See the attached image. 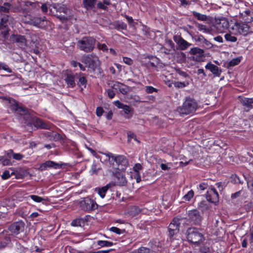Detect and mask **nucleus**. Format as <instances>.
I'll list each match as a JSON object with an SVG mask.
<instances>
[{"instance_id": "obj_42", "label": "nucleus", "mask_w": 253, "mask_h": 253, "mask_svg": "<svg viewBox=\"0 0 253 253\" xmlns=\"http://www.w3.org/2000/svg\"><path fill=\"white\" fill-rule=\"evenodd\" d=\"M0 69L3 70L7 73H12L11 69L5 64L0 63Z\"/></svg>"}, {"instance_id": "obj_9", "label": "nucleus", "mask_w": 253, "mask_h": 253, "mask_svg": "<svg viewBox=\"0 0 253 253\" xmlns=\"http://www.w3.org/2000/svg\"><path fill=\"white\" fill-rule=\"evenodd\" d=\"M25 223L20 221L15 222L11 224L9 227V230L11 235L16 236L19 233L23 232L24 230Z\"/></svg>"}, {"instance_id": "obj_3", "label": "nucleus", "mask_w": 253, "mask_h": 253, "mask_svg": "<svg viewBox=\"0 0 253 253\" xmlns=\"http://www.w3.org/2000/svg\"><path fill=\"white\" fill-rule=\"evenodd\" d=\"M113 162L112 169L120 170H124L128 165V162L126 157L123 155H119L116 157H112L111 160Z\"/></svg>"}, {"instance_id": "obj_46", "label": "nucleus", "mask_w": 253, "mask_h": 253, "mask_svg": "<svg viewBox=\"0 0 253 253\" xmlns=\"http://www.w3.org/2000/svg\"><path fill=\"white\" fill-rule=\"evenodd\" d=\"M157 89L153 87L152 86H146L145 91L147 93H152L154 92H157Z\"/></svg>"}, {"instance_id": "obj_11", "label": "nucleus", "mask_w": 253, "mask_h": 253, "mask_svg": "<svg viewBox=\"0 0 253 253\" xmlns=\"http://www.w3.org/2000/svg\"><path fill=\"white\" fill-rule=\"evenodd\" d=\"M114 180V183H112L113 186H125L127 183L126 179L124 173L122 172H116L115 173Z\"/></svg>"}, {"instance_id": "obj_55", "label": "nucleus", "mask_w": 253, "mask_h": 253, "mask_svg": "<svg viewBox=\"0 0 253 253\" xmlns=\"http://www.w3.org/2000/svg\"><path fill=\"white\" fill-rule=\"evenodd\" d=\"M10 177V174L9 171L8 170H5L2 174L1 175V177L3 179H7Z\"/></svg>"}, {"instance_id": "obj_7", "label": "nucleus", "mask_w": 253, "mask_h": 253, "mask_svg": "<svg viewBox=\"0 0 253 253\" xmlns=\"http://www.w3.org/2000/svg\"><path fill=\"white\" fill-rule=\"evenodd\" d=\"M249 27L248 25L244 23H235L232 27V32L230 31V33L234 35H243L246 36L249 32Z\"/></svg>"}, {"instance_id": "obj_21", "label": "nucleus", "mask_w": 253, "mask_h": 253, "mask_svg": "<svg viewBox=\"0 0 253 253\" xmlns=\"http://www.w3.org/2000/svg\"><path fill=\"white\" fill-rule=\"evenodd\" d=\"M240 101L242 105L245 107L246 111H249L253 108V99L239 97Z\"/></svg>"}, {"instance_id": "obj_33", "label": "nucleus", "mask_w": 253, "mask_h": 253, "mask_svg": "<svg viewBox=\"0 0 253 253\" xmlns=\"http://www.w3.org/2000/svg\"><path fill=\"white\" fill-rule=\"evenodd\" d=\"M140 212V209L138 207L134 206L129 209L128 214L129 216L134 217L137 215Z\"/></svg>"}, {"instance_id": "obj_30", "label": "nucleus", "mask_w": 253, "mask_h": 253, "mask_svg": "<svg viewBox=\"0 0 253 253\" xmlns=\"http://www.w3.org/2000/svg\"><path fill=\"white\" fill-rule=\"evenodd\" d=\"M28 198H31L34 202L36 203H42L43 204H45L46 202L47 201V199L43 198L41 197H40L38 195H31Z\"/></svg>"}, {"instance_id": "obj_27", "label": "nucleus", "mask_w": 253, "mask_h": 253, "mask_svg": "<svg viewBox=\"0 0 253 253\" xmlns=\"http://www.w3.org/2000/svg\"><path fill=\"white\" fill-rule=\"evenodd\" d=\"M51 6V10L52 8H53L56 12H63L66 14H67L69 11V10L64 5H61L59 4H53Z\"/></svg>"}, {"instance_id": "obj_44", "label": "nucleus", "mask_w": 253, "mask_h": 253, "mask_svg": "<svg viewBox=\"0 0 253 253\" xmlns=\"http://www.w3.org/2000/svg\"><path fill=\"white\" fill-rule=\"evenodd\" d=\"M197 27H198V29H199V30H200L201 31H203L205 33L210 32V30L205 25L198 24L197 25Z\"/></svg>"}, {"instance_id": "obj_40", "label": "nucleus", "mask_w": 253, "mask_h": 253, "mask_svg": "<svg viewBox=\"0 0 253 253\" xmlns=\"http://www.w3.org/2000/svg\"><path fill=\"white\" fill-rule=\"evenodd\" d=\"M194 196V192L193 190H190L186 194H185L183 199L187 201H189Z\"/></svg>"}, {"instance_id": "obj_10", "label": "nucleus", "mask_w": 253, "mask_h": 253, "mask_svg": "<svg viewBox=\"0 0 253 253\" xmlns=\"http://www.w3.org/2000/svg\"><path fill=\"white\" fill-rule=\"evenodd\" d=\"M84 61L88 67L94 70L99 65V60L97 56L90 55L84 58Z\"/></svg>"}, {"instance_id": "obj_29", "label": "nucleus", "mask_w": 253, "mask_h": 253, "mask_svg": "<svg viewBox=\"0 0 253 253\" xmlns=\"http://www.w3.org/2000/svg\"><path fill=\"white\" fill-rule=\"evenodd\" d=\"M96 3V0H83L84 7L87 9H92Z\"/></svg>"}, {"instance_id": "obj_57", "label": "nucleus", "mask_w": 253, "mask_h": 253, "mask_svg": "<svg viewBox=\"0 0 253 253\" xmlns=\"http://www.w3.org/2000/svg\"><path fill=\"white\" fill-rule=\"evenodd\" d=\"M176 73L180 76L183 77L185 78L188 77V75L184 71H182L179 69L176 70Z\"/></svg>"}, {"instance_id": "obj_41", "label": "nucleus", "mask_w": 253, "mask_h": 253, "mask_svg": "<svg viewBox=\"0 0 253 253\" xmlns=\"http://www.w3.org/2000/svg\"><path fill=\"white\" fill-rule=\"evenodd\" d=\"M83 222V220L81 219H76L72 222L71 225L73 226H81Z\"/></svg>"}, {"instance_id": "obj_36", "label": "nucleus", "mask_w": 253, "mask_h": 253, "mask_svg": "<svg viewBox=\"0 0 253 253\" xmlns=\"http://www.w3.org/2000/svg\"><path fill=\"white\" fill-rule=\"evenodd\" d=\"M3 241H0V249L5 247L8 243H9L10 240L9 237L3 236Z\"/></svg>"}, {"instance_id": "obj_18", "label": "nucleus", "mask_w": 253, "mask_h": 253, "mask_svg": "<svg viewBox=\"0 0 253 253\" xmlns=\"http://www.w3.org/2000/svg\"><path fill=\"white\" fill-rule=\"evenodd\" d=\"M194 40L196 42H199L200 44L205 48H210L212 47L211 43L201 35L195 36Z\"/></svg>"}, {"instance_id": "obj_1", "label": "nucleus", "mask_w": 253, "mask_h": 253, "mask_svg": "<svg viewBox=\"0 0 253 253\" xmlns=\"http://www.w3.org/2000/svg\"><path fill=\"white\" fill-rule=\"evenodd\" d=\"M187 240L193 244L199 245L204 240L203 234L199 229L189 228L186 231Z\"/></svg>"}, {"instance_id": "obj_59", "label": "nucleus", "mask_w": 253, "mask_h": 253, "mask_svg": "<svg viewBox=\"0 0 253 253\" xmlns=\"http://www.w3.org/2000/svg\"><path fill=\"white\" fill-rule=\"evenodd\" d=\"M208 187V184L207 183L203 182L201 183L199 186V189L201 191H204Z\"/></svg>"}, {"instance_id": "obj_35", "label": "nucleus", "mask_w": 253, "mask_h": 253, "mask_svg": "<svg viewBox=\"0 0 253 253\" xmlns=\"http://www.w3.org/2000/svg\"><path fill=\"white\" fill-rule=\"evenodd\" d=\"M97 245L101 247H111L113 246V243L108 241L99 240L97 241Z\"/></svg>"}, {"instance_id": "obj_14", "label": "nucleus", "mask_w": 253, "mask_h": 253, "mask_svg": "<svg viewBox=\"0 0 253 253\" xmlns=\"http://www.w3.org/2000/svg\"><path fill=\"white\" fill-rule=\"evenodd\" d=\"M180 223L178 218H174L169 226V236L172 237L179 231Z\"/></svg>"}, {"instance_id": "obj_38", "label": "nucleus", "mask_w": 253, "mask_h": 253, "mask_svg": "<svg viewBox=\"0 0 253 253\" xmlns=\"http://www.w3.org/2000/svg\"><path fill=\"white\" fill-rule=\"evenodd\" d=\"M224 37L225 40L228 42H236L237 40L235 36H232L230 33L225 34Z\"/></svg>"}, {"instance_id": "obj_53", "label": "nucleus", "mask_w": 253, "mask_h": 253, "mask_svg": "<svg viewBox=\"0 0 253 253\" xmlns=\"http://www.w3.org/2000/svg\"><path fill=\"white\" fill-rule=\"evenodd\" d=\"M24 157V156L20 153H14L13 154V158L16 160H21Z\"/></svg>"}, {"instance_id": "obj_64", "label": "nucleus", "mask_w": 253, "mask_h": 253, "mask_svg": "<svg viewBox=\"0 0 253 253\" xmlns=\"http://www.w3.org/2000/svg\"><path fill=\"white\" fill-rule=\"evenodd\" d=\"M1 163L3 166H8L10 164V161L8 159L4 158H3V160L1 161Z\"/></svg>"}, {"instance_id": "obj_15", "label": "nucleus", "mask_w": 253, "mask_h": 253, "mask_svg": "<svg viewBox=\"0 0 253 253\" xmlns=\"http://www.w3.org/2000/svg\"><path fill=\"white\" fill-rule=\"evenodd\" d=\"M207 200L213 203H216L218 201V194L214 188L209 189L206 194Z\"/></svg>"}, {"instance_id": "obj_51", "label": "nucleus", "mask_w": 253, "mask_h": 253, "mask_svg": "<svg viewBox=\"0 0 253 253\" xmlns=\"http://www.w3.org/2000/svg\"><path fill=\"white\" fill-rule=\"evenodd\" d=\"M240 62V60L239 58H234L231 60L229 63V65L230 66H234L238 64Z\"/></svg>"}, {"instance_id": "obj_4", "label": "nucleus", "mask_w": 253, "mask_h": 253, "mask_svg": "<svg viewBox=\"0 0 253 253\" xmlns=\"http://www.w3.org/2000/svg\"><path fill=\"white\" fill-rule=\"evenodd\" d=\"M78 204L82 210L88 211L95 210L98 206L93 200L88 197L81 199L79 201Z\"/></svg>"}, {"instance_id": "obj_63", "label": "nucleus", "mask_w": 253, "mask_h": 253, "mask_svg": "<svg viewBox=\"0 0 253 253\" xmlns=\"http://www.w3.org/2000/svg\"><path fill=\"white\" fill-rule=\"evenodd\" d=\"M118 27L119 29H121L122 30H126V29L127 26L125 23L121 22L118 24Z\"/></svg>"}, {"instance_id": "obj_13", "label": "nucleus", "mask_w": 253, "mask_h": 253, "mask_svg": "<svg viewBox=\"0 0 253 253\" xmlns=\"http://www.w3.org/2000/svg\"><path fill=\"white\" fill-rule=\"evenodd\" d=\"M0 99L2 100V101L5 102L6 104H11L12 109L14 110L16 112L21 113V112H25V110L21 107L18 106L15 101L11 98H8L4 96H0Z\"/></svg>"}, {"instance_id": "obj_50", "label": "nucleus", "mask_w": 253, "mask_h": 253, "mask_svg": "<svg viewBox=\"0 0 253 253\" xmlns=\"http://www.w3.org/2000/svg\"><path fill=\"white\" fill-rule=\"evenodd\" d=\"M110 231H111L114 233H115L117 234L120 235L123 233L124 230H122L120 229L119 228L116 227H112L110 228Z\"/></svg>"}, {"instance_id": "obj_24", "label": "nucleus", "mask_w": 253, "mask_h": 253, "mask_svg": "<svg viewBox=\"0 0 253 253\" xmlns=\"http://www.w3.org/2000/svg\"><path fill=\"white\" fill-rule=\"evenodd\" d=\"M33 125L37 128H41L43 129H50V125L47 124L39 119H36L33 120Z\"/></svg>"}, {"instance_id": "obj_49", "label": "nucleus", "mask_w": 253, "mask_h": 253, "mask_svg": "<svg viewBox=\"0 0 253 253\" xmlns=\"http://www.w3.org/2000/svg\"><path fill=\"white\" fill-rule=\"evenodd\" d=\"M97 47L99 49L103 51H107L108 49L107 45L105 43H98L97 44Z\"/></svg>"}, {"instance_id": "obj_26", "label": "nucleus", "mask_w": 253, "mask_h": 253, "mask_svg": "<svg viewBox=\"0 0 253 253\" xmlns=\"http://www.w3.org/2000/svg\"><path fill=\"white\" fill-rule=\"evenodd\" d=\"M112 186L113 184L112 183H109L105 186H103L101 188H99L97 189L98 194L102 198H104L107 191L108 190L109 188H110Z\"/></svg>"}, {"instance_id": "obj_19", "label": "nucleus", "mask_w": 253, "mask_h": 253, "mask_svg": "<svg viewBox=\"0 0 253 253\" xmlns=\"http://www.w3.org/2000/svg\"><path fill=\"white\" fill-rule=\"evenodd\" d=\"M173 40L178 45L181 50H185L191 45L190 43L188 42L179 36H174L173 37Z\"/></svg>"}, {"instance_id": "obj_16", "label": "nucleus", "mask_w": 253, "mask_h": 253, "mask_svg": "<svg viewBox=\"0 0 253 253\" xmlns=\"http://www.w3.org/2000/svg\"><path fill=\"white\" fill-rule=\"evenodd\" d=\"M189 218L195 224H199L202 221V217L197 210H193L188 211Z\"/></svg>"}, {"instance_id": "obj_2", "label": "nucleus", "mask_w": 253, "mask_h": 253, "mask_svg": "<svg viewBox=\"0 0 253 253\" xmlns=\"http://www.w3.org/2000/svg\"><path fill=\"white\" fill-rule=\"evenodd\" d=\"M95 40L90 37H85L77 42V46L83 51L86 52H90L94 47Z\"/></svg>"}, {"instance_id": "obj_32", "label": "nucleus", "mask_w": 253, "mask_h": 253, "mask_svg": "<svg viewBox=\"0 0 253 253\" xmlns=\"http://www.w3.org/2000/svg\"><path fill=\"white\" fill-rule=\"evenodd\" d=\"M124 86V85L122 84L119 82H115V83L113 84V88L116 90L118 89H119L120 91L122 93L125 94L127 93V91L125 88L123 87Z\"/></svg>"}, {"instance_id": "obj_5", "label": "nucleus", "mask_w": 253, "mask_h": 253, "mask_svg": "<svg viewBox=\"0 0 253 253\" xmlns=\"http://www.w3.org/2000/svg\"><path fill=\"white\" fill-rule=\"evenodd\" d=\"M197 108V104L195 100L188 98L183 103L181 108V113L183 114H189L194 112Z\"/></svg>"}, {"instance_id": "obj_58", "label": "nucleus", "mask_w": 253, "mask_h": 253, "mask_svg": "<svg viewBox=\"0 0 253 253\" xmlns=\"http://www.w3.org/2000/svg\"><path fill=\"white\" fill-rule=\"evenodd\" d=\"M56 17L58 19H59L60 20V21H62L63 23L65 22L69 19L68 17L65 16H62V15H58V14H56Z\"/></svg>"}, {"instance_id": "obj_6", "label": "nucleus", "mask_w": 253, "mask_h": 253, "mask_svg": "<svg viewBox=\"0 0 253 253\" xmlns=\"http://www.w3.org/2000/svg\"><path fill=\"white\" fill-rule=\"evenodd\" d=\"M44 17H32L31 15L27 14L22 19L23 21L37 27L42 28L44 26Z\"/></svg>"}, {"instance_id": "obj_12", "label": "nucleus", "mask_w": 253, "mask_h": 253, "mask_svg": "<svg viewBox=\"0 0 253 253\" xmlns=\"http://www.w3.org/2000/svg\"><path fill=\"white\" fill-rule=\"evenodd\" d=\"M204 50L199 47L192 48L189 51L190 54L194 55L191 58L196 61H200L201 60L204 56Z\"/></svg>"}, {"instance_id": "obj_43", "label": "nucleus", "mask_w": 253, "mask_h": 253, "mask_svg": "<svg viewBox=\"0 0 253 253\" xmlns=\"http://www.w3.org/2000/svg\"><path fill=\"white\" fill-rule=\"evenodd\" d=\"M100 167L97 165V164L94 163L92 166H91V170L92 171V173H97L99 170L100 169Z\"/></svg>"}, {"instance_id": "obj_48", "label": "nucleus", "mask_w": 253, "mask_h": 253, "mask_svg": "<svg viewBox=\"0 0 253 253\" xmlns=\"http://www.w3.org/2000/svg\"><path fill=\"white\" fill-rule=\"evenodd\" d=\"M153 62L152 61H149L148 62V65L150 66L153 67H156L157 65L159 63V59L157 58H154L153 59Z\"/></svg>"}, {"instance_id": "obj_39", "label": "nucleus", "mask_w": 253, "mask_h": 253, "mask_svg": "<svg viewBox=\"0 0 253 253\" xmlns=\"http://www.w3.org/2000/svg\"><path fill=\"white\" fill-rule=\"evenodd\" d=\"M198 208L203 211L207 210L209 206L207 205L206 202L202 201L199 203Z\"/></svg>"}, {"instance_id": "obj_62", "label": "nucleus", "mask_w": 253, "mask_h": 253, "mask_svg": "<svg viewBox=\"0 0 253 253\" xmlns=\"http://www.w3.org/2000/svg\"><path fill=\"white\" fill-rule=\"evenodd\" d=\"M107 94H108V96L110 98H114V97L115 96V93L114 92V91L112 89H109L107 90Z\"/></svg>"}, {"instance_id": "obj_23", "label": "nucleus", "mask_w": 253, "mask_h": 253, "mask_svg": "<svg viewBox=\"0 0 253 253\" xmlns=\"http://www.w3.org/2000/svg\"><path fill=\"white\" fill-rule=\"evenodd\" d=\"M116 105L118 106L119 108H122L126 115V116L125 117L126 118H129L131 117V112H132V109L129 106L124 105L123 103L120 102L119 101H117L116 102Z\"/></svg>"}, {"instance_id": "obj_60", "label": "nucleus", "mask_w": 253, "mask_h": 253, "mask_svg": "<svg viewBox=\"0 0 253 253\" xmlns=\"http://www.w3.org/2000/svg\"><path fill=\"white\" fill-rule=\"evenodd\" d=\"M104 110L101 107H97L96 110V115L98 117H100L103 114Z\"/></svg>"}, {"instance_id": "obj_45", "label": "nucleus", "mask_w": 253, "mask_h": 253, "mask_svg": "<svg viewBox=\"0 0 253 253\" xmlns=\"http://www.w3.org/2000/svg\"><path fill=\"white\" fill-rule=\"evenodd\" d=\"M139 253H153V251H151L149 248L146 247H140L138 249Z\"/></svg>"}, {"instance_id": "obj_17", "label": "nucleus", "mask_w": 253, "mask_h": 253, "mask_svg": "<svg viewBox=\"0 0 253 253\" xmlns=\"http://www.w3.org/2000/svg\"><path fill=\"white\" fill-rule=\"evenodd\" d=\"M24 6L25 8L24 10L26 12H35L36 10L39 9L40 7V4L38 2H31L26 1L25 2Z\"/></svg>"}, {"instance_id": "obj_37", "label": "nucleus", "mask_w": 253, "mask_h": 253, "mask_svg": "<svg viewBox=\"0 0 253 253\" xmlns=\"http://www.w3.org/2000/svg\"><path fill=\"white\" fill-rule=\"evenodd\" d=\"M11 7V5L7 2H5L3 5L0 6V11L2 12H8Z\"/></svg>"}, {"instance_id": "obj_52", "label": "nucleus", "mask_w": 253, "mask_h": 253, "mask_svg": "<svg viewBox=\"0 0 253 253\" xmlns=\"http://www.w3.org/2000/svg\"><path fill=\"white\" fill-rule=\"evenodd\" d=\"M86 83V80L84 77H82L79 78V83H78L79 85H80V86L84 85V87H85Z\"/></svg>"}, {"instance_id": "obj_34", "label": "nucleus", "mask_w": 253, "mask_h": 253, "mask_svg": "<svg viewBox=\"0 0 253 253\" xmlns=\"http://www.w3.org/2000/svg\"><path fill=\"white\" fill-rule=\"evenodd\" d=\"M104 155V158L101 157L100 160L102 162V160L104 161H108L109 164L110 165V168L112 167L113 162H111V160L112 158V157H114L111 153H108L107 154L103 153Z\"/></svg>"}, {"instance_id": "obj_28", "label": "nucleus", "mask_w": 253, "mask_h": 253, "mask_svg": "<svg viewBox=\"0 0 253 253\" xmlns=\"http://www.w3.org/2000/svg\"><path fill=\"white\" fill-rule=\"evenodd\" d=\"M14 40L16 42L19 43V45L21 46V47H23L25 46L26 44V39L23 36H20V35L14 36Z\"/></svg>"}, {"instance_id": "obj_31", "label": "nucleus", "mask_w": 253, "mask_h": 253, "mask_svg": "<svg viewBox=\"0 0 253 253\" xmlns=\"http://www.w3.org/2000/svg\"><path fill=\"white\" fill-rule=\"evenodd\" d=\"M192 13L194 17L198 20L205 21L208 20V16L205 14H201L195 11H193Z\"/></svg>"}, {"instance_id": "obj_47", "label": "nucleus", "mask_w": 253, "mask_h": 253, "mask_svg": "<svg viewBox=\"0 0 253 253\" xmlns=\"http://www.w3.org/2000/svg\"><path fill=\"white\" fill-rule=\"evenodd\" d=\"M8 16L7 15L3 16V17H2L1 18V21L0 22V27H1V26L5 27L6 24L8 21Z\"/></svg>"}, {"instance_id": "obj_8", "label": "nucleus", "mask_w": 253, "mask_h": 253, "mask_svg": "<svg viewBox=\"0 0 253 253\" xmlns=\"http://www.w3.org/2000/svg\"><path fill=\"white\" fill-rule=\"evenodd\" d=\"M229 27V23L227 19L221 18L216 20L214 28L218 33L225 32Z\"/></svg>"}, {"instance_id": "obj_56", "label": "nucleus", "mask_w": 253, "mask_h": 253, "mask_svg": "<svg viewBox=\"0 0 253 253\" xmlns=\"http://www.w3.org/2000/svg\"><path fill=\"white\" fill-rule=\"evenodd\" d=\"M123 61L128 65H131L133 63V61L131 59L128 57H124Z\"/></svg>"}, {"instance_id": "obj_25", "label": "nucleus", "mask_w": 253, "mask_h": 253, "mask_svg": "<svg viewBox=\"0 0 253 253\" xmlns=\"http://www.w3.org/2000/svg\"><path fill=\"white\" fill-rule=\"evenodd\" d=\"M65 81L68 87H73L76 85L75 77L72 74H67L66 77L65 79Z\"/></svg>"}, {"instance_id": "obj_20", "label": "nucleus", "mask_w": 253, "mask_h": 253, "mask_svg": "<svg viewBox=\"0 0 253 253\" xmlns=\"http://www.w3.org/2000/svg\"><path fill=\"white\" fill-rule=\"evenodd\" d=\"M54 168L55 169H58L61 168L60 165L58 163H56L53 161H47L45 162L42 164L39 169L41 171L46 170L48 168Z\"/></svg>"}, {"instance_id": "obj_22", "label": "nucleus", "mask_w": 253, "mask_h": 253, "mask_svg": "<svg viewBox=\"0 0 253 253\" xmlns=\"http://www.w3.org/2000/svg\"><path fill=\"white\" fill-rule=\"evenodd\" d=\"M205 68L210 70L215 77H219L221 73V70L216 65L209 62Z\"/></svg>"}, {"instance_id": "obj_61", "label": "nucleus", "mask_w": 253, "mask_h": 253, "mask_svg": "<svg viewBox=\"0 0 253 253\" xmlns=\"http://www.w3.org/2000/svg\"><path fill=\"white\" fill-rule=\"evenodd\" d=\"M200 251L203 253H210L211 250L209 247H206L205 246L202 247L200 248Z\"/></svg>"}, {"instance_id": "obj_54", "label": "nucleus", "mask_w": 253, "mask_h": 253, "mask_svg": "<svg viewBox=\"0 0 253 253\" xmlns=\"http://www.w3.org/2000/svg\"><path fill=\"white\" fill-rule=\"evenodd\" d=\"M248 187L250 190L253 193V178H252L248 181Z\"/></svg>"}]
</instances>
